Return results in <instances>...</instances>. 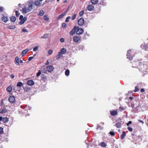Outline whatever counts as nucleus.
Returning <instances> with one entry per match:
<instances>
[{
  "mask_svg": "<svg viewBox=\"0 0 148 148\" xmlns=\"http://www.w3.org/2000/svg\"><path fill=\"white\" fill-rule=\"evenodd\" d=\"M71 18V17L70 16H69L67 17L65 20V22H68L69 21V20Z\"/></svg>",
  "mask_w": 148,
  "mask_h": 148,
  "instance_id": "obj_39",
  "label": "nucleus"
},
{
  "mask_svg": "<svg viewBox=\"0 0 148 148\" xmlns=\"http://www.w3.org/2000/svg\"><path fill=\"white\" fill-rule=\"evenodd\" d=\"M110 134L111 136H114L115 135L114 133L113 132H110Z\"/></svg>",
  "mask_w": 148,
  "mask_h": 148,
  "instance_id": "obj_48",
  "label": "nucleus"
},
{
  "mask_svg": "<svg viewBox=\"0 0 148 148\" xmlns=\"http://www.w3.org/2000/svg\"><path fill=\"white\" fill-rule=\"evenodd\" d=\"M61 52H59L58 54L56 56V59H59L60 58V56H61Z\"/></svg>",
  "mask_w": 148,
  "mask_h": 148,
  "instance_id": "obj_34",
  "label": "nucleus"
},
{
  "mask_svg": "<svg viewBox=\"0 0 148 148\" xmlns=\"http://www.w3.org/2000/svg\"><path fill=\"white\" fill-rule=\"evenodd\" d=\"M66 52V49L64 48H63L61 49L60 52H61V54H64Z\"/></svg>",
  "mask_w": 148,
  "mask_h": 148,
  "instance_id": "obj_20",
  "label": "nucleus"
},
{
  "mask_svg": "<svg viewBox=\"0 0 148 148\" xmlns=\"http://www.w3.org/2000/svg\"><path fill=\"white\" fill-rule=\"evenodd\" d=\"M23 88L24 91L27 92L29 91L30 89V88L27 86L24 88Z\"/></svg>",
  "mask_w": 148,
  "mask_h": 148,
  "instance_id": "obj_22",
  "label": "nucleus"
},
{
  "mask_svg": "<svg viewBox=\"0 0 148 148\" xmlns=\"http://www.w3.org/2000/svg\"><path fill=\"white\" fill-rule=\"evenodd\" d=\"M67 11L68 9H66L57 18V19L59 20L63 18L64 16L66 14L67 12Z\"/></svg>",
  "mask_w": 148,
  "mask_h": 148,
  "instance_id": "obj_6",
  "label": "nucleus"
},
{
  "mask_svg": "<svg viewBox=\"0 0 148 148\" xmlns=\"http://www.w3.org/2000/svg\"><path fill=\"white\" fill-rule=\"evenodd\" d=\"M47 79V77L45 76L44 75H43L41 76V80H45Z\"/></svg>",
  "mask_w": 148,
  "mask_h": 148,
  "instance_id": "obj_38",
  "label": "nucleus"
},
{
  "mask_svg": "<svg viewBox=\"0 0 148 148\" xmlns=\"http://www.w3.org/2000/svg\"><path fill=\"white\" fill-rule=\"evenodd\" d=\"M128 130L130 132L132 131V128L131 127H128L127 128Z\"/></svg>",
  "mask_w": 148,
  "mask_h": 148,
  "instance_id": "obj_46",
  "label": "nucleus"
},
{
  "mask_svg": "<svg viewBox=\"0 0 148 148\" xmlns=\"http://www.w3.org/2000/svg\"><path fill=\"white\" fill-rule=\"evenodd\" d=\"M44 11L42 10H40V11L39 13L38 14V15L39 16H42L44 14Z\"/></svg>",
  "mask_w": 148,
  "mask_h": 148,
  "instance_id": "obj_26",
  "label": "nucleus"
},
{
  "mask_svg": "<svg viewBox=\"0 0 148 148\" xmlns=\"http://www.w3.org/2000/svg\"><path fill=\"white\" fill-rule=\"evenodd\" d=\"M22 31L23 32H27V30L26 29H23Z\"/></svg>",
  "mask_w": 148,
  "mask_h": 148,
  "instance_id": "obj_53",
  "label": "nucleus"
},
{
  "mask_svg": "<svg viewBox=\"0 0 148 148\" xmlns=\"http://www.w3.org/2000/svg\"><path fill=\"white\" fill-rule=\"evenodd\" d=\"M84 13V11H82L79 12V15L80 16H82L83 15Z\"/></svg>",
  "mask_w": 148,
  "mask_h": 148,
  "instance_id": "obj_40",
  "label": "nucleus"
},
{
  "mask_svg": "<svg viewBox=\"0 0 148 148\" xmlns=\"http://www.w3.org/2000/svg\"><path fill=\"white\" fill-rule=\"evenodd\" d=\"M27 18L26 17H24L23 19L21 20V21L19 22V24L22 25L27 20Z\"/></svg>",
  "mask_w": 148,
  "mask_h": 148,
  "instance_id": "obj_13",
  "label": "nucleus"
},
{
  "mask_svg": "<svg viewBox=\"0 0 148 148\" xmlns=\"http://www.w3.org/2000/svg\"><path fill=\"white\" fill-rule=\"evenodd\" d=\"M110 114L113 116H115L117 115L118 114L117 110H114L112 111H110Z\"/></svg>",
  "mask_w": 148,
  "mask_h": 148,
  "instance_id": "obj_10",
  "label": "nucleus"
},
{
  "mask_svg": "<svg viewBox=\"0 0 148 148\" xmlns=\"http://www.w3.org/2000/svg\"><path fill=\"white\" fill-rule=\"evenodd\" d=\"M64 38H61L60 39V41L62 42H64Z\"/></svg>",
  "mask_w": 148,
  "mask_h": 148,
  "instance_id": "obj_54",
  "label": "nucleus"
},
{
  "mask_svg": "<svg viewBox=\"0 0 148 148\" xmlns=\"http://www.w3.org/2000/svg\"><path fill=\"white\" fill-rule=\"evenodd\" d=\"M52 53V50H49L48 51V53L49 55H51Z\"/></svg>",
  "mask_w": 148,
  "mask_h": 148,
  "instance_id": "obj_49",
  "label": "nucleus"
},
{
  "mask_svg": "<svg viewBox=\"0 0 148 148\" xmlns=\"http://www.w3.org/2000/svg\"><path fill=\"white\" fill-rule=\"evenodd\" d=\"M91 3L93 4H95L98 2V0H91Z\"/></svg>",
  "mask_w": 148,
  "mask_h": 148,
  "instance_id": "obj_25",
  "label": "nucleus"
},
{
  "mask_svg": "<svg viewBox=\"0 0 148 148\" xmlns=\"http://www.w3.org/2000/svg\"><path fill=\"white\" fill-rule=\"evenodd\" d=\"M34 58V57H29L28 58V60L29 61H30L32 60Z\"/></svg>",
  "mask_w": 148,
  "mask_h": 148,
  "instance_id": "obj_51",
  "label": "nucleus"
},
{
  "mask_svg": "<svg viewBox=\"0 0 148 148\" xmlns=\"http://www.w3.org/2000/svg\"><path fill=\"white\" fill-rule=\"evenodd\" d=\"M24 18L23 16V15H21L19 17V20H22Z\"/></svg>",
  "mask_w": 148,
  "mask_h": 148,
  "instance_id": "obj_52",
  "label": "nucleus"
},
{
  "mask_svg": "<svg viewBox=\"0 0 148 148\" xmlns=\"http://www.w3.org/2000/svg\"><path fill=\"white\" fill-rule=\"evenodd\" d=\"M70 71L69 69H66L65 71V75L67 76L69 75Z\"/></svg>",
  "mask_w": 148,
  "mask_h": 148,
  "instance_id": "obj_28",
  "label": "nucleus"
},
{
  "mask_svg": "<svg viewBox=\"0 0 148 148\" xmlns=\"http://www.w3.org/2000/svg\"><path fill=\"white\" fill-rule=\"evenodd\" d=\"M80 40V38L77 36H75L73 37V41L76 43L78 42Z\"/></svg>",
  "mask_w": 148,
  "mask_h": 148,
  "instance_id": "obj_11",
  "label": "nucleus"
},
{
  "mask_svg": "<svg viewBox=\"0 0 148 148\" xmlns=\"http://www.w3.org/2000/svg\"><path fill=\"white\" fill-rule=\"evenodd\" d=\"M129 99H130L131 100H132L133 99V97H129Z\"/></svg>",
  "mask_w": 148,
  "mask_h": 148,
  "instance_id": "obj_61",
  "label": "nucleus"
},
{
  "mask_svg": "<svg viewBox=\"0 0 148 148\" xmlns=\"http://www.w3.org/2000/svg\"><path fill=\"white\" fill-rule=\"evenodd\" d=\"M3 117L2 116H0V121H2Z\"/></svg>",
  "mask_w": 148,
  "mask_h": 148,
  "instance_id": "obj_62",
  "label": "nucleus"
},
{
  "mask_svg": "<svg viewBox=\"0 0 148 148\" xmlns=\"http://www.w3.org/2000/svg\"><path fill=\"white\" fill-rule=\"evenodd\" d=\"M125 109V108L122 107H120L119 108V110L120 112L124 111Z\"/></svg>",
  "mask_w": 148,
  "mask_h": 148,
  "instance_id": "obj_35",
  "label": "nucleus"
},
{
  "mask_svg": "<svg viewBox=\"0 0 148 148\" xmlns=\"http://www.w3.org/2000/svg\"><path fill=\"white\" fill-rule=\"evenodd\" d=\"M67 2V1L66 0H65L64 1V3H66Z\"/></svg>",
  "mask_w": 148,
  "mask_h": 148,
  "instance_id": "obj_64",
  "label": "nucleus"
},
{
  "mask_svg": "<svg viewBox=\"0 0 148 148\" xmlns=\"http://www.w3.org/2000/svg\"><path fill=\"white\" fill-rule=\"evenodd\" d=\"M16 18L15 16H12L10 17V20L12 22L14 23L16 20Z\"/></svg>",
  "mask_w": 148,
  "mask_h": 148,
  "instance_id": "obj_18",
  "label": "nucleus"
},
{
  "mask_svg": "<svg viewBox=\"0 0 148 148\" xmlns=\"http://www.w3.org/2000/svg\"><path fill=\"white\" fill-rule=\"evenodd\" d=\"M77 31L76 33L77 34H82L83 32V29L82 28H79V27H76Z\"/></svg>",
  "mask_w": 148,
  "mask_h": 148,
  "instance_id": "obj_4",
  "label": "nucleus"
},
{
  "mask_svg": "<svg viewBox=\"0 0 148 148\" xmlns=\"http://www.w3.org/2000/svg\"><path fill=\"white\" fill-rule=\"evenodd\" d=\"M139 89L138 86H136L135 87V89L134 90V92H136V91H138L139 90Z\"/></svg>",
  "mask_w": 148,
  "mask_h": 148,
  "instance_id": "obj_45",
  "label": "nucleus"
},
{
  "mask_svg": "<svg viewBox=\"0 0 148 148\" xmlns=\"http://www.w3.org/2000/svg\"><path fill=\"white\" fill-rule=\"evenodd\" d=\"M145 90H144L143 88H142L141 90H140V91L142 92H144Z\"/></svg>",
  "mask_w": 148,
  "mask_h": 148,
  "instance_id": "obj_59",
  "label": "nucleus"
},
{
  "mask_svg": "<svg viewBox=\"0 0 148 148\" xmlns=\"http://www.w3.org/2000/svg\"><path fill=\"white\" fill-rule=\"evenodd\" d=\"M10 77L11 78L13 79L14 78V75L11 74L10 75Z\"/></svg>",
  "mask_w": 148,
  "mask_h": 148,
  "instance_id": "obj_56",
  "label": "nucleus"
},
{
  "mask_svg": "<svg viewBox=\"0 0 148 148\" xmlns=\"http://www.w3.org/2000/svg\"><path fill=\"white\" fill-rule=\"evenodd\" d=\"M6 90L9 92H10L12 90V87L10 85L6 89Z\"/></svg>",
  "mask_w": 148,
  "mask_h": 148,
  "instance_id": "obj_23",
  "label": "nucleus"
},
{
  "mask_svg": "<svg viewBox=\"0 0 148 148\" xmlns=\"http://www.w3.org/2000/svg\"><path fill=\"white\" fill-rule=\"evenodd\" d=\"M8 100L10 103H14L15 101V98L14 96H10L8 99Z\"/></svg>",
  "mask_w": 148,
  "mask_h": 148,
  "instance_id": "obj_5",
  "label": "nucleus"
},
{
  "mask_svg": "<svg viewBox=\"0 0 148 148\" xmlns=\"http://www.w3.org/2000/svg\"><path fill=\"white\" fill-rule=\"evenodd\" d=\"M49 34H45L43 36L41 37V38L43 39L47 38L48 37Z\"/></svg>",
  "mask_w": 148,
  "mask_h": 148,
  "instance_id": "obj_29",
  "label": "nucleus"
},
{
  "mask_svg": "<svg viewBox=\"0 0 148 148\" xmlns=\"http://www.w3.org/2000/svg\"><path fill=\"white\" fill-rule=\"evenodd\" d=\"M140 47L142 49L145 50H147L148 48L147 46L144 44H142L140 46Z\"/></svg>",
  "mask_w": 148,
  "mask_h": 148,
  "instance_id": "obj_17",
  "label": "nucleus"
},
{
  "mask_svg": "<svg viewBox=\"0 0 148 148\" xmlns=\"http://www.w3.org/2000/svg\"><path fill=\"white\" fill-rule=\"evenodd\" d=\"M16 28V26L14 25L9 26L7 27V28L10 29H13Z\"/></svg>",
  "mask_w": 148,
  "mask_h": 148,
  "instance_id": "obj_27",
  "label": "nucleus"
},
{
  "mask_svg": "<svg viewBox=\"0 0 148 148\" xmlns=\"http://www.w3.org/2000/svg\"><path fill=\"white\" fill-rule=\"evenodd\" d=\"M33 2L31 1H28L24 5L21 10L23 14H26L31 11L33 9Z\"/></svg>",
  "mask_w": 148,
  "mask_h": 148,
  "instance_id": "obj_1",
  "label": "nucleus"
},
{
  "mask_svg": "<svg viewBox=\"0 0 148 148\" xmlns=\"http://www.w3.org/2000/svg\"><path fill=\"white\" fill-rule=\"evenodd\" d=\"M132 121H130L128 122V123H127L126 125L127 126H129L130 124L132 123Z\"/></svg>",
  "mask_w": 148,
  "mask_h": 148,
  "instance_id": "obj_55",
  "label": "nucleus"
},
{
  "mask_svg": "<svg viewBox=\"0 0 148 148\" xmlns=\"http://www.w3.org/2000/svg\"><path fill=\"white\" fill-rule=\"evenodd\" d=\"M138 121L140 123H142V124H143L144 123V122L142 121V120H138Z\"/></svg>",
  "mask_w": 148,
  "mask_h": 148,
  "instance_id": "obj_57",
  "label": "nucleus"
},
{
  "mask_svg": "<svg viewBox=\"0 0 148 148\" xmlns=\"http://www.w3.org/2000/svg\"><path fill=\"white\" fill-rule=\"evenodd\" d=\"M38 46L36 47H35L33 49V51H36L38 49Z\"/></svg>",
  "mask_w": 148,
  "mask_h": 148,
  "instance_id": "obj_42",
  "label": "nucleus"
},
{
  "mask_svg": "<svg viewBox=\"0 0 148 148\" xmlns=\"http://www.w3.org/2000/svg\"><path fill=\"white\" fill-rule=\"evenodd\" d=\"M76 16V14H74L72 16L71 19L72 20H74Z\"/></svg>",
  "mask_w": 148,
  "mask_h": 148,
  "instance_id": "obj_37",
  "label": "nucleus"
},
{
  "mask_svg": "<svg viewBox=\"0 0 148 148\" xmlns=\"http://www.w3.org/2000/svg\"><path fill=\"white\" fill-rule=\"evenodd\" d=\"M29 51V50L28 49H26L25 50H23L22 51V56H24L25 54H26L27 52Z\"/></svg>",
  "mask_w": 148,
  "mask_h": 148,
  "instance_id": "obj_19",
  "label": "nucleus"
},
{
  "mask_svg": "<svg viewBox=\"0 0 148 148\" xmlns=\"http://www.w3.org/2000/svg\"><path fill=\"white\" fill-rule=\"evenodd\" d=\"M6 112L7 110L5 108H3V109L0 110V113H5Z\"/></svg>",
  "mask_w": 148,
  "mask_h": 148,
  "instance_id": "obj_24",
  "label": "nucleus"
},
{
  "mask_svg": "<svg viewBox=\"0 0 148 148\" xmlns=\"http://www.w3.org/2000/svg\"><path fill=\"white\" fill-rule=\"evenodd\" d=\"M27 84L29 86H33L34 84V82L33 80H30L27 81Z\"/></svg>",
  "mask_w": 148,
  "mask_h": 148,
  "instance_id": "obj_15",
  "label": "nucleus"
},
{
  "mask_svg": "<svg viewBox=\"0 0 148 148\" xmlns=\"http://www.w3.org/2000/svg\"><path fill=\"white\" fill-rule=\"evenodd\" d=\"M2 15L3 16L1 18L2 21L5 23L7 22L9 20L8 17L4 16L3 15Z\"/></svg>",
  "mask_w": 148,
  "mask_h": 148,
  "instance_id": "obj_9",
  "label": "nucleus"
},
{
  "mask_svg": "<svg viewBox=\"0 0 148 148\" xmlns=\"http://www.w3.org/2000/svg\"><path fill=\"white\" fill-rule=\"evenodd\" d=\"M122 125L121 122H118L116 123L115 126L117 128H120L122 127Z\"/></svg>",
  "mask_w": 148,
  "mask_h": 148,
  "instance_id": "obj_14",
  "label": "nucleus"
},
{
  "mask_svg": "<svg viewBox=\"0 0 148 148\" xmlns=\"http://www.w3.org/2000/svg\"><path fill=\"white\" fill-rule=\"evenodd\" d=\"M101 128V126H100L99 125H97V127L96 128V129H99Z\"/></svg>",
  "mask_w": 148,
  "mask_h": 148,
  "instance_id": "obj_58",
  "label": "nucleus"
},
{
  "mask_svg": "<svg viewBox=\"0 0 148 148\" xmlns=\"http://www.w3.org/2000/svg\"><path fill=\"white\" fill-rule=\"evenodd\" d=\"M101 145L102 147H106L107 145L104 142H102L101 144Z\"/></svg>",
  "mask_w": 148,
  "mask_h": 148,
  "instance_id": "obj_33",
  "label": "nucleus"
},
{
  "mask_svg": "<svg viewBox=\"0 0 148 148\" xmlns=\"http://www.w3.org/2000/svg\"><path fill=\"white\" fill-rule=\"evenodd\" d=\"M78 23L79 25L82 26L84 23V20L83 18H81L78 20Z\"/></svg>",
  "mask_w": 148,
  "mask_h": 148,
  "instance_id": "obj_7",
  "label": "nucleus"
},
{
  "mask_svg": "<svg viewBox=\"0 0 148 148\" xmlns=\"http://www.w3.org/2000/svg\"><path fill=\"white\" fill-rule=\"evenodd\" d=\"M15 63L17 65H19L20 64L19 62V58L18 57L16 56L15 57V60H14Z\"/></svg>",
  "mask_w": 148,
  "mask_h": 148,
  "instance_id": "obj_16",
  "label": "nucleus"
},
{
  "mask_svg": "<svg viewBox=\"0 0 148 148\" xmlns=\"http://www.w3.org/2000/svg\"><path fill=\"white\" fill-rule=\"evenodd\" d=\"M66 26L67 25L65 23H63L62 24V27L64 28H65Z\"/></svg>",
  "mask_w": 148,
  "mask_h": 148,
  "instance_id": "obj_44",
  "label": "nucleus"
},
{
  "mask_svg": "<svg viewBox=\"0 0 148 148\" xmlns=\"http://www.w3.org/2000/svg\"><path fill=\"white\" fill-rule=\"evenodd\" d=\"M34 4L36 6H38L40 4V2L38 1H36L35 2Z\"/></svg>",
  "mask_w": 148,
  "mask_h": 148,
  "instance_id": "obj_31",
  "label": "nucleus"
},
{
  "mask_svg": "<svg viewBox=\"0 0 148 148\" xmlns=\"http://www.w3.org/2000/svg\"><path fill=\"white\" fill-rule=\"evenodd\" d=\"M76 26H74L71 31L70 32V35H73L76 32Z\"/></svg>",
  "mask_w": 148,
  "mask_h": 148,
  "instance_id": "obj_8",
  "label": "nucleus"
},
{
  "mask_svg": "<svg viewBox=\"0 0 148 148\" xmlns=\"http://www.w3.org/2000/svg\"><path fill=\"white\" fill-rule=\"evenodd\" d=\"M44 19L46 21H48L49 19V18L48 17L47 15H45L44 16Z\"/></svg>",
  "mask_w": 148,
  "mask_h": 148,
  "instance_id": "obj_36",
  "label": "nucleus"
},
{
  "mask_svg": "<svg viewBox=\"0 0 148 148\" xmlns=\"http://www.w3.org/2000/svg\"><path fill=\"white\" fill-rule=\"evenodd\" d=\"M23 84L21 82H19L17 84L16 86L18 87H20L22 86Z\"/></svg>",
  "mask_w": 148,
  "mask_h": 148,
  "instance_id": "obj_30",
  "label": "nucleus"
},
{
  "mask_svg": "<svg viewBox=\"0 0 148 148\" xmlns=\"http://www.w3.org/2000/svg\"><path fill=\"white\" fill-rule=\"evenodd\" d=\"M4 10V8L2 6H0V12L3 11Z\"/></svg>",
  "mask_w": 148,
  "mask_h": 148,
  "instance_id": "obj_41",
  "label": "nucleus"
},
{
  "mask_svg": "<svg viewBox=\"0 0 148 148\" xmlns=\"http://www.w3.org/2000/svg\"><path fill=\"white\" fill-rule=\"evenodd\" d=\"M49 64V61H48V60H47V62L45 64L46 65H48Z\"/></svg>",
  "mask_w": 148,
  "mask_h": 148,
  "instance_id": "obj_60",
  "label": "nucleus"
},
{
  "mask_svg": "<svg viewBox=\"0 0 148 148\" xmlns=\"http://www.w3.org/2000/svg\"><path fill=\"white\" fill-rule=\"evenodd\" d=\"M2 121L3 123H6L8 121V119L6 117H4L3 118Z\"/></svg>",
  "mask_w": 148,
  "mask_h": 148,
  "instance_id": "obj_21",
  "label": "nucleus"
},
{
  "mask_svg": "<svg viewBox=\"0 0 148 148\" xmlns=\"http://www.w3.org/2000/svg\"><path fill=\"white\" fill-rule=\"evenodd\" d=\"M3 132V129L2 127H0V134H2Z\"/></svg>",
  "mask_w": 148,
  "mask_h": 148,
  "instance_id": "obj_43",
  "label": "nucleus"
},
{
  "mask_svg": "<svg viewBox=\"0 0 148 148\" xmlns=\"http://www.w3.org/2000/svg\"><path fill=\"white\" fill-rule=\"evenodd\" d=\"M134 51L133 50L131 49L127 51V58L130 60H132L133 57L134 56V55L133 54L134 53Z\"/></svg>",
  "mask_w": 148,
  "mask_h": 148,
  "instance_id": "obj_2",
  "label": "nucleus"
},
{
  "mask_svg": "<svg viewBox=\"0 0 148 148\" xmlns=\"http://www.w3.org/2000/svg\"><path fill=\"white\" fill-rule=\"evenodd\" d=\"M15 13H16V16L17 17L19 15V13H18V11L17 10H16L15 11Z\"/></svg>",
  "mask_w": 148,
  "mask_h": 148,
  "instance_id": "obj_50",
  "label": "nucleus"
},
{
  "mask_svg": "<svg viewBox=\"0 0 148 148\" xmlns=\"http://www.w3.org/2000/svg\"><path fill=\"white\" fill-rule=\"evenodd\" d=\"M54 69V67L52 65H49L47 66V67L46 70L43 71V72L44 73H46L47 72H48L49 73L51 72Z\"/></svg>",
  "mask_w": 148,
  "mask_h": 148,
  "instance_id": "obj_3",
  "label": "nucleus"
},
{
  "mask_svg": "<svg viewBox=\"0 0 148 148\" xmlns=\"http://www.w3.org/2000/svg\"><path fill=\"white\" fill-rule=\"evenodd\" d=\"M125 135V132H123L122 134H121V139H123L124 138V136Z\"/></svg>",
  "mask_w": 148,
  "mask_h": 148,
  "instance_id": "obj_32",
  "label": "nucleus"
},
{
  "mask_svg": "<svg viewBox=\"0 0 148 148\" xmlns=\"http://www.w3.org/2000/svg\"><path fill=\"white\" fill-rule=\"evenodd\" d=\"M23 62V60H20V61H19V62H20V63H22V62Z\"/></svg>",
  "mask_w": 148,
  "mask_h": 148,
  "instance_id": "obj_63",
  "label": "nucleus"
},
{
  "mask_svg": "<svg viewBox=\"0 0 148 148\" xmlns=\"http://www.w3.org/2000/svg\"><path fill=\"white\" fill-rule=\"evenodd\" d=\"M41 73V71H39L37 73L36 75L37 77H38L40 76Z\"/></svg>",
  "mask_w": 148,
  "mask_h": 148,
  "instance_id": "obj_47",
  "label": "nucleus"
},
{
  "mask_svg": "<svg viewBox=\"0 0 148 148\" xmlns=\"http://www.w3.org/2000/svg\"><path fill=\"white\" fill-rule=\"evenodd\" d=\"M94 6L91 4L89 5L87 7L88 10L89 11L93 10H94Z\"/></svg>",
  "mask_w": 148,
  "mask_h": 148,
  "instance_id": "obj_12",
  "label": "nucleus"
}]
</instances>
